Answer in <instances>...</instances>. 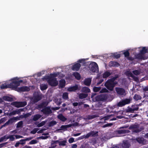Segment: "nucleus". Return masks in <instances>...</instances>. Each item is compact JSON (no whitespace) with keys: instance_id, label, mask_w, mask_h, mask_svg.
I'll return each mask as SVG.
<instances>
[{"instance_id":"37","label":"nucleus","mask_w":148,"mask_h":148,"mask_svg":"<svg viewBox=\"0 0 148 148\" xmlns=\"http://www.w3.org/2000/svg\"><path fill=\"white\" fill-rule=\"evenodd\" d=\"M78 125V123H72V124H70L66 125L67 128L71 127L72 126H76Z\"/></svg>"},{"instance_id":"38","label":"nucleus","mask_w":148,"mask_h":148,"mask_svg":"<svg viewBox=\"0 0 148 148\" xmlns=\"http://www.w3.org/2000/svg\"><path fill=\"white\" fill-rule=\"evenodd\" d=\"M77 62L79 63H82L83 65L84 66H85L86 64V63L85 62V59H84L79 60Z\"/></svg>"},{"instance_id":"56","label":"nucleus","mask_w":148,"mask_h":148,"mask_svg":"<svg viewBox=\"0 0 148 148\" xmlns=\"http://www.w3.org/2000/svg\"><path fill=\"white\" fill-rule=\"evenodd\" d=\"M59 140H52L51 143V145H53L54 144H56L58 143H59Z\"/></svg>"},{"instance_id":"20","label":"nucleus","mask_w":148,"mask_h":148,"mask_svg":"<svg viewBox=\"0 0 148 148\" xmlns=\"http://www.w3.org/2000/svg\"><path fill=\"white\" fill-rule=\"evenodd\" d=\"M42 99V97L41 96L37 95L34 97V101L35 102H37L39 101H40Z\"/></svg>"},{"instance_id":"39","label":"nucleus","mask_w":148,"mask_h":148,"mask_svg":"<svg viewBox=\"0 0 148 148\" xmlns=\"http://www.w3.org/2000/svg\"><path fill=\"white\" fill-rule=\"evenodd\" d=\"M119 77L118 75H115V76L112 78L110 79H108L110 81L112 82L113 83H115L114 82V81L116 80L117 78Z\"/></svg>"},{"instance_id":"43","label":"nucleus","mask_w":148,"mask_h":148,"mask_svg":"<svg viewBox=\"0 0 148 148\" xmlns=\"http://www.w3.org/2000/svg\"><path fill=\"white\" fill-rule=\"evenodd\" d=\"M112 115H108L107 116H105L101 119H103L104 121L108 120L110 119V117Z\"/></svg>"},{"instance_id":"40","label":"nucleus","mask_w":148,"mask_h":148,"mask_svg":"<svg viewBox=\"0 0 148 148\" xmlns=\"http://www.w3.org/2000/svg\"><path fill=\"white\" fill-rule=\"evenodd\" d=\"M136 58L138 60H141L143 58V55L140 53L136 56Z\"/></svg>"},{"instance_id":"30","label":"nucleus","mask_w":148,"mask_h":148,"mask_svg":"<svg viewBox=\"0 0 148 148\" xmlns=\"http://www.w3.org/2000/svg\"><path fill=\"white\" fill-rule=\"evenodd\" d=\"M48 86L47 84H42L40 85V88L42 91L46 90Z\"/></svg>"},{"instance_id":"53","label":"nucleus","mask_w":148,"mask_h":148,"mask_svg":"<svg viewBox=\"0 0 148 148\" xmlns=\"http://www.w3.org/2000/svg\"><path fill=\"white\" fill-rule=\"evenodd\" d=\"M123 54L125 57H127L130 56V53L128 51H125L123 53Z\"/></svg>"},{"instance_id":"5","label":"nucleus","mask_w":148,"mask_h":148,"mask_svg":"<svg viewBox=\"0 0 148 148\" xmlns=\"http://www.w3.org/2000/svg\"><path fill=\"white\" fill-rule=\"evenodd\" d=\"M120 148H130L131 145L127 140H124L119 145Z\"/></svg>"},{"instance_id":"2","label":"nucleus","mask_w":148,"mask_h":148,"mask_svg":"<svg viewBox=\"0 0 148 148\" xmlns=\"http://www.w3.org/2000/svg\"><path fill=\"white\" fill-rule=\"evenodd\" d=\"M90 69L93 72H97L98 71V66L95 62L90 63L89 66Z\"/></svg>"},{"instance_id":"33","label":"nucleus","mask_w":148,"mask_h":148,"mask_svg":"<svg viewBox=\"0 0 148 148\" xmlns=\"http://www.w3.org/2000/svg\"><path fill=\"white\" fill-rule=\"evenodd\" d=\"M62 98L63 99L67 100L68 99V93L67 92H64L62 94Z\"/></svg>"},{"instance_id":"44","label":"nucleus","mask_w":148,"mask_h":148,"mask_svg":"<svg viewBox=\"0 0 148 148\" xmlns=\"http://www.w3.org/2000/svg\"><path fill=\"white\" fill-rule=\"evenodd\" d=\"M101 89L100 87H94L93 88V91L95 92H97L99 91Z\"/></svg>"},{"instance_id":"15","label":"nucleus","mask_w":148,"mask_h":148,"mask_svg":"<svg viewBox=\"0 0 148 148\" xmlns=\"http://www.w3.org/2000/svg\"><path fill=\"white\" fill-rule=\"evenodd\" d=\"M109 65L110 67H117L120 66V64L117 62L111 61L109 62Z\"/></svg>"},{"instance_id":"22","label":"nucleus","mask_w":148,"mask_h":148,"mask_svg":"<svg viewBox=\"0 0 148 148\" xmlns=\"http://www.w3.org/2000/svg\"><path fill=\"white\" fill-rule=\"evenodd\" d=\"M111 74L110 72L106 71L102 74V77L103 78L106 79Z\"/></svg>"},{"instance_id":"3","label":"nucleus","mask_w":148,"mask_h":148,"mask_svg":"<svg viewBox=\"0 0 148 148\" xmlns=\"http://www.w3.org/2000/svg\"><path fill=\"white\" fill-rule=\"evenodd\" d=\"M11 104L17 108L23 107L27 104L26 101H16L12 103Z\"/></svg>"},{"instance_id":"21","label":"nucleus","mask_w":148,"mask_h":148,"mask_svg":"<svg viewBox=\"0 0 148 148\" xmlns=\"http://www.w3.org/2000/svg\"><path fill=\"white\" fill-rule=\"evenodd\" d=\"M95 99L97 101H103L105 99L104 96L103 95H99L96 97Z\"/></svg>"},{"instance_id":"1","label":"nucleus","mask_w":148,"mask_h":148,"mask_svg":"<svg viewBox=\"0 0 148 148\" xmlns=\"http://www.w3.org/2000/svg\"><path fill=\"white\" fill-rule=\"evenodd\" d=\"M116 84L117 83H113L108 79L105 83L104 85L108 90L112 91Z\"/></svg>"},{"instance_id":"49","label":"nucleus","mask_w":148,"mask_h":148,"mask_svg":"<svg viewBox=\"0 0 148 148\" xmlns=\"http://www.w3.org/2000/svg\"><path fill=\"white\" fill-rule=\"evenodd\" d=\"M133 73L136 75H139L140 74V72L138 70H135L132 71Z\"/></svg>"},{"instance_id":"23","label":"nucleus","mask_w":148,"mask_h":148,"mask_svg":"<svg viewBox=\"0 0 148 148\" xmlns=\"http://www.w3.org/2000/svg\"><path fill=\"white\" fill-rule=\"evenodd\" d=\"M2 99L3 100L8 101L11 102L13 101L12 98L8 96H3Z\"/></svg>"},{"instance_id":"58","label":"nucleus","mask_w":148,"mask_h":148,"mask_svg":"<svg viewBox=\"0 0 148 148\" xmlns=\"http://www.w3.org/2000/svg\"><path fill=\"white\" fill-rule=\"evenodd\" d=\"M132 78L133 79L134 81L136 82H137L139 81L138 77L135 76L134 75L133 77H132Z\"/></svg>"},{"instance_id":"24","label":"nucleus","mask_w":148,"mask_h":148,"mask_svg":"<svg viewBox=\"0 0 148 148\" xmlns=\"http://www.w3.org/2000/svg\"><path fill=\"white\" fill-rule=\"evenodd\" d=\"M136 140L139 144H143L144 139L143 138L139 137L136 138Z\"/></svg>"},{"instance_id":"13","label":"nucleus","mask_w":148,"mask_h":148,"mask_svg":"<svg viewBox=\"0 0 148 148\" xmlns=\"http://www.w3.org/2000/svg\"><path fill=\"white\" fill-rule=\"evenodd\" d=\"M98 132H95L94 131H91L90 132L86 134V138H89L90 136L95 137L96 136Z\"/></svg>"},{"instance_id":"42","label":"nucleus","mask_w":148,"mask_h":148,"mask_svg":"<svg viewBox=\"0 0 148 148\" xmlns=\"http://www.w3.org/2000/svg\"><path fill=\"white\" fill-rule=\"evenodd\" d=\"M97 117V115H88L87 116V118L88 119H91Z\"/></svg>"},{"instance_id":"48","label":"nucleus","mask_w":148,"mask_h":148,"mask_svg":"<svg viewBox=\"0 0 148 148\" xmlns=\"http://www.w3.org/2000/svg\"><path fill=\"white\" fill-rule=\"evenodd\" d=\"M38 130L39 129L38 128H35L30 132V133L32 134H35L36 133Z\"/></svg>"},{"instance_id":"41","label":"nucleus","mask_w":148,"mask_h":148,"mask_svg":"<svg viewBox=\"0 0 148 148\" xmlns=\"http://www.w3.org/2000/svg\"><path fill=\"white\" fill-rule=\"evenodd\" d=\"M23 121H20L17 124L16 128H18L22 127L23 126Z\"/></svg>"},{"instance_id":"4","label":"nucleus","mask_w":148,"mask_h":148,"mask_svg":"<svg viewBox=\"0 0 148 148\" xmlns=\"http://www.w3.org/2000/svg\"><path fill=\"white\" fill-rule=\"evenodd\" d=\"M131 100L130 99H126L122 100L117 104L118 107H122L126 104H128L130 103Z\"/></svg>"},{"instance_id":"63","label":"nucleus","mask_w":148,"mask_h":148,"mask_svg":"<svg viewBox=\"0 0 148 148\" xmlns=\"http://www.w3.org/2000/svg\"><path fill=\"white\" fill-rule=\"evenodd\" d=\"M67 110V108H62L61 110H60L59 111L60 112H64L65 110Z\"/></svg>"},{"instance_id":"62","label":"nucleus","mask_w":148,"mask_h":148,"mask_svg":"<svg viewBox=\"0 0 148 148\" xmlns=\"http://www.w3.org/2000/svg\"><path fill=\"white\" fill-rule=\"evenodd\" d=\"M19 143L20 144L24 145L25 143V142L24 139H21L19 141Z\"/></svg>"},{"instance_id":"9","label":"nucleus","mask_w":148,"mask_h":148,"mask_svg":"<svg viewBox=\"0 0 148 148\" xmlns=\"http://www.w3.org/2000/svg\"><path fill=\"white\" fill-rule=\"evenodd\" d=\"M18 120H19V117L18 116L13 117L9 119L6 122L8 125H9L10 124H12L15 122L16 121Z\"/></svg>"},{"instance_id":"7","label":"nucleus","mask_w":148,"mask_h":148,"mask_svg":"<svg viewBox=\"0 0 148 148\" xmlns=\"http://www.w3.org/2000/svg\"><path fill=\"white\" fill-rule=\"evenodd\" d=\"M115 90L117 94L119 95H124L125 93V90L122 88L116 87L115 88Z\"/></svg>"},{"instance_id":"45","label":"nucleus","mask_w":148,"mask_h":148,"mask_svg":"<svg viewBox=\"0 0 148 148\" xmlns=\"http://www.w3.org/2000/svg\"><path fill=\"white\" fill-rule=\"evenodd\" d=\"M66 140H63L62 141H60L59 142V145L60 146L62 145V146H65L66 145Z\"/></svg>"},{"instance_id":"31","label":"nucleus","mask_w":148,"mask_h":148,"mask_svg":"<svg viewBox=\"0 0 148 148\" xmlns=\"http://www.w3.org/2000/svg\"><path fill=\"white\" fill-rule=\"evenodd\" d=\"M82 92L85 93H88L90 92V90L87 87H84L82 88Z\"/></svg>"},{"instance_id":"6","label":"nucleus","mask_w":148,"mask_h":148,"mask_svg":"<svg viewBox=\"0 0 148 148\" xmlns=\"http://www.w3.org/2000/svg\"><path fill=\"white\" fill-rule=\"evenodd\" d=\"M48 79V82L49 84L51 86H55L58 84V82L56 78Z\"/></svg>"},{"instance_id":"27","label":"nucleus","mask_w":148,"mask_h":148,"mask_svg":"<svg viewBox=\"0 0 148 148\" xmlns=\"http://www.w3.org/2000/svg\"><path fill=\"white\" fill-rule=\"evenodd\" d=\"M147 49L145 47H143L142 50L140 51V53L142 55H144L145 53H147Z\"/></svg>"},{"instance_id":"36","label":"nucleus","mask_w":148,"mask_h":148,"mask_svg":"<svg viewBox=\"0 0 148 148\" xmlns=\"http://www.w3.org/2000/svg\"><path fill=\"white\" fill-rule=\"evenodd\" d=\"M133 98L136 101L140 100L142 98L140 95L136 94L135 95Z\"/></svg>"},{"instance_id":"29","label":"nucleus","mask_w":148,"mask_h":148,"mask_svg":"<svg viewBox=\"0 0 148 148\" xmlns=\"http://www.w3.org/2000/svg\"><path fill=\"white\" fill-rule=\"evenodd\" d=\"M88 96L87 94L80 93L79 95V97L80 99H83L86 98Z\"/></svg>"},{"instance_id":"61","label":"nucleus","mask_w":148,"mask_h":148,"mask_svg":"<svg viewBox=\"0 0 148 148\" xmlns=\"http://www.w3.org/2000/svg\"><path fill=\"white\" fill-rule=\"evenodd\" d=\"M74 141V139L73 138H71L69 140V142L70 143H72Z\"/></svg>"},{"instance_id":"16","label":"nucleus","mask_w":148,"mask_h":148,"mask_svg":"<svg viewBox=\"0 0 148 148\" xmlns=\"http://www.w3.org/2000/svg\"><path fill=\"white\" fill-rule=\"evenodd\" d=\"M19 90L20 91H28L30 90L29 88L27 86H23L19 88Z\"/></svg>"},{"instance_id":"60","label":"nucleus","mask_w":148,"mask_h":148,"mask_svg":"<svg viewBox=\"0 0 148 148\" xmlns=\"http://www.w3.org/2000/svg\"><path fill=\"white\" fill-rule=\"evenodd\" d=\"M60 128L62 130H67V128L66 127V125H62L61 126Z\"/></svg>"},{"instance_id":"54","label":"nucleus","mask_w":148,"mask_h":148,"mask_svg":"<svg viewBox=\"0 0 148 148\" xmlns=\"http://www.w3.org/2000/svg\"><path fill=\"white\" fill-rule=\"evenodd\" d=\"M6 120L7 119L6 117H5L1 118L0 119V124L3 122H5Z\"/></svg>"},{"instance_id":"12","label":"nucleus","mask_w":148,"mask_h":148,"mask_svg":"<svg viewBox=\"0 0 148 148\" xmlns=\"http://www.w3.org/2000/svg\"><path fill=\"white\" fill-rule=\"evenodd\" d=\"M78 87L77 85H75L74 86L69 87L67 89V90L69 92L75 91L78 89Z\"/></svg>"},{"instance_id":"19","label":"nucleus","mask_w":148,"mask_h":148,"mask_svg":"<svg viewBox=\"0 0 148 148\" xmlns=\"http://www.w3.org/2000/svg\"><path fill=\"white\" fill-rule=\"evenodd\" d=\"M66 81L64 79L60 80L59 81V86L61 88H63L65 85Z\"/></svg>"},{"instance_id":"32","label":"nucleus","mask_w":148,"mask_h":148,"mask_svg":"<svg viewBox=\"0 0 148 148\" xmlns=\"http://www.w3.org/2000/svg\"><path fill=\"white\" fill-rule=\"evenodd\" d=\"M144 129V127H141L140 128H138L133 130V132H134L136 133H138Z\"/></svg>"},{"instance_id":"11","label":"nucleus","mask_w":148,"mask_h":148,"mask_svg":"<svg viewBox=\"0 0 148 148\" xmlns=\"http://www.w3.org/2000/svg\"><path fill=\"white\" fill-rule=\"evenodd\" d=\"M81 67V64L78 63H76L74 64L72 68V69L73 71H78Z\"/></svg>"},{"instance_id":"52","label":"nucleus","mask_w":148,"mask_h":148,"mask_svg":"<svg viewBox=\"0 0 148 148\" xmlns=\"http://www.w3.org/2000/svg\"><path fill=\"white\" fill-rule=\"evenodd\" d=\"M108 90L107 89L105 88H103L100 91V92L101 93H104V92H108Z\"/></svg>"},{"instance_id":"59","label":"nucleus","mask_w":148,"mask_h":148,"mask_svg":"<svg viewBox=\"0 0 148 148\" xmlns=\"http://www.w3.org/2000/svg\"><path fill=\"white\" fill-rule=\"evenodd\" d=\"M2 138H3V141L5 139H9V135L8 136L7 134L5 135L4 136H3L2 137Z\"/></svg>"},{"instance_id":"8","label":"nucleus","mask_w":148,"mask_h":148,"mask_svg":"<svg viewBox=\"0 0 148 148\" xmlns=\"http://www.w3.org/2000/svg\"><path fill=\"white\" fill-rule=\"evenodd\" d=\"M41 111L45 115H49L52 113V111L49 107H47L43 109Z\"/></svg>"},{"instance_id":"18","label":"nucleus","mask_w":148,"mask_h":148,"mask_svg":"<svg viewBox=\"0 0 148 148\" xmlns=\"http://www.w3.org/2000/svg\"><path fill=\"white\" fill-rule=\"evenodd\" d=\"M58 118L61 121L64 122L67 120V118L64 116L62 114H59L57 116Z\"/></svg>"},{"instance_id":"25","label":"nucleus","mask_w":148,"mask_h":148,"mask_svg":"<svg viewBox=\"0 0 148 148\" xmlns=\"http://www.w3.org/2000/svg\"><path fill=\"white\" fill-rule=\"evenodd\" d=\"M0 88L2 89H6L8 88H11L10 86V84L7 85L5 83L3 84L1 86Z\"/></svg>"},{"instance_id":"10","label":"nucleus","mask_w":148,"mask_h":148,"mask_svg":"<svg viewBox=\"0 0 148 148\" xmlns=\"http://www.w3.org/2000/svg\"><path fill=\"white\" fill-rule=\"evenodd\" d=\"M10 86L11 88H16L20 86L19 83L18 81L14 79V80L10 84Z\"/></svg>"},{"instance_id":"47","label":"nucleus","mask_w":148,"mask_h":148,"mask_svg":"<svg viewBox=\"0 0 148 148\" xmlns=\"http://www.w3.org/2000/svg\"><path fill=\"white\" fill-rule=\"evenodd\" d=\"M38 142L36 140H33L29 142V144L33 145L37 143Z\"/></svg>"},{"instance_id":"34","label":"nucleus","mask_w":148,"mask_h":148,"mask_svg":"<svg viewBox=\"0 0 148 148\" xmlns=\"http://www.w3.org/2000/svg\"><path fill=\"white\" fill-rule=\"evenodd\" d=\"M73 75L75 78H76L77 80H79L81 78V76L80 74L77 72L74 73Z\"/></svg>"},{"instance_id":"55","label":"nucleus","mask_w":148,"mask_h":148,"mask_svg":"<svg viewBox=\"0 0 148 148\" xmlns=\"http://www.w3.org/2000/svg\"><path fill=\"white\" fill-rule=\"evenodd\" d=\"M49 136H41L38 137L37 138L38 139H46L48 138H49Z\"/></svg>"},{"instance_id":"51","label":"nucleus","mask_w":148,"mask_h":148,"mask_svg":"<svg viewBox=\"0 0 148 148\" xmlns=\"http://www.w3.org/2000/svg\"><path fill=\"white\" fill-rule=\"evenodd\" d=\"M14 136L15 135H9V139H10V141H13L14 140L15 138L14 137Z\"/></svg>"},{"instance_id":"28","label":"nucleus","mask_w":148,"mask_h":148,"mask_svg":"<svg viewBox=\"0 0 148 148\" xmlns=\"http://www.w3.org/2000/svg\"><path fill=\"white\" fill-rule=\"evenodd\" d=\"M140 127V125L138 124H132L131 125L130 127V128L131 129H136L139 128Z\"/></svg>"},{"instance_id":"64","label":"nucleus","mask_w":148,"mask_h":148,"mask_svg":"<svg viewBox=\"0 0 148 148\" xmlns=\"http://www.w3.org/2000/svg\"><path fill=\"white\" fill-rule=\"evenodd\" d=\"M112 125V123H108L107 124L104 125L103 126V127H107L109 126H111Z\"/></svg>"},{"instance_id":"14","label":"nucleus","mask_w":148,"mask_h":148,"mask_svg":"<svg viewBox=\"0 0 148 148\" xmlns=\"http://www.w3.org/2000/svg\"><path fill=\"white\" fill-rule=\"evenodd\" d=\"M116 132L117 134H120L129 133L130 131L127 130H117Z\"/></svg>"},{"instance_id":"50","label":"nucleus","mask_w":148,"mask_h":148,"mask_svg":"<svg viewBox=\"0 0 148 148\" xmlns=\"http://www.w3.org/2000/svg\"><path fill=\"white\" fill-rule=\"evenodd\" d=\"M17 111L16 110H14L12 111V112H10L9 114L8 115L9 116H11L12 115H15Z\"/></svg>"},{"instance_id":"17","label":"nucleus","mask_w":148,"mask_h":148,"mask_svg":"<svg viewBox=\"0 0 148 148\" xmlns=\"http://www.w3.org/2000/svg\"><path fill=\"white\" fill-rule=\"evenodd\" d=\"M91 79L90 78H88L85 79L84 81V84L87 86H89L91 84Z\"/></svg>"},{"instance_id":"57","label":"nucleus","mask_w":148,"mask_h":148,"mask_svg":"<svg viewBox=\"0 0 148 148\" xmlns=\"http://www.w3.org/2000/svg\"><path fill=\"white\" fill-rule=\"evenodd\" d=\"M56 77V75L55 74H51L50 76H49L48 78H54V77Z\"/></svg>"},{"instance_id":"26","label":"nucleus","mask_w":148,"mask_h":148,"mask_svg":"<svg viewBox=\"0 0 148 148\" xmlns=\"http://www.w3.org/2000/svg\"><path fill=\"white\" fill-rule=\"evenodd\" d=\"M41 117V115L39 114H36L34 115L33 118V120L36 121L38 120Z\"/></svg>"},{"instance_id":"46","label":"nucleus","mask_w":148,"mask_h":148,"mask_svg":"<svg viewBox=\"0 0 148 148\" xmlns=\"http://www.w3.org/2000/svg\"><path fill=\"white\" fill-rule=\"evenodd\" d=\"M45 123V121H42L41 123H38L37 125V126L38 127H40L43 126Z\"/></svg>"},{"instance_id":"35","label":"nucleus","mask_w":148,"mask_h":148,"mask_svg":"<svg viewBox=\"0 0 148 148\" xmlns=\"http://www.w3.org/2000/svg\"><path fill=\"white\" fill-rule=\"evenodd\" d=\"M57 124V122L56 121H51L48 124L49 127H52Z\"/></svg>"}]
</instances>
